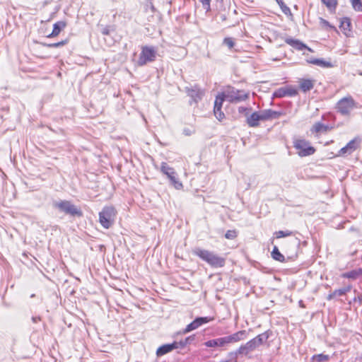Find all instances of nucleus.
I'll return each instance as SVG.
<instances>
[{
  "label": "nucleus",
  "mask_w": 362,
  "mask_h": 362,
  "mask_svg": "<svg viewBox=\"0 0 362 362\" xmlns=\"http://www.w3.org/2000/svg\"><path fill=\"white\" fill-rule=\"evenodd\" d=\"M276 2L277 3V4L280 6L282 12L286 14V15H288V14H291V10L289 8L288 6H287L283 0H276Z\"/></svg>",
  "instance_id": "obj_31"
},
{
  "label": "nucleus",
  "mask_w": 362,
  "mask_h": 362,
  "mask_svg": "<svg viewBox=\"0 0 362 362\" xmlns=\"http://www.w3.org/2000/svg\"><path fill=\"white\" fill-rule=\"evenodd\" d=\"M33 320L34 322H37V318H36V317H33Z\"/></svg>",
  "instance_id": "obj_51"
},
{
  "label": "nucleus",
  "mask_w": 362,
  "mask_h": 362,
  "mask_svg": "<svg viewBox=\"0 0 362 362\" xmlns=\"http://www.w3.org/2000/svg\"><path fill=\"white\" fill-rule=\"evenodd\" d=\"M110 32V28L109 26H106V27L103 28L101 30L102 34L104 35H109Z\"/></svg>",
  "instance_id": "obj_44"
},
{
  "label": "nucleus",
  "mask_w": 362,
  "mask_h": 362,
  "mask_svg": "<svg viewBox=\"0 0 362 362\" xmlns=\"http://www.w3.org/2000/svg\"><path fill=\"white\" fill-rule=\"evenodd\" d=\"M353 8L356 11H362V3L361 0H351Z\"/></svg>",
  "instance_id": "obj_34"
},
{
  "label": "nucleus",
  "mask_w": 362,
  "mask_h": 362,
  "mask_svg": "<svg viewBox=\"0 0 362 362\" xmlns=\"http://www.w3.org/2000/svg\"><path fill=\"white\" fill-rule=\"evenodd\" d=\"M334 295H335L336 296H341L345 295V293L342 288H339L334 291Z\"/></svg>",
  "instance_id": "obj_43"
},
{
  "label": "nucleus",
  "mask_w": 362,
  "mask_h": 362,
  "mask_svg": "<svg viewBox=\"0 0 362 362\" xmlns=\"http://www.w3.org/2000/svg\"><path fill=\"white\" fill-rule=\"evenodd\" d=\"M194 131L189 128H185L183 129V134L185 136H191L192 134H194Z\"/></svg>",
  "instance_id": "obj_42"
},
{
  "label": "nucleus",
  "mask_w": 362,
  "mask_h": 362,
  "mask_svg": "<svg viewBox=\"0 0 362 362\" xmlns=\"http://www.w3.org/2000/svg\"><path fill=\"white\" fill-rule=\"evenodd\" d=\"M185 92L192 99V101L190 102L191 104L192 102L197 103L202 99V97L204 95V91L197 84L186 86Z\"/></svg>",
  "instance_id": "obj_10"
},
{
  "label": "nucleus",
  "mask_w": 362,
  "mask_h": 362,
  "mask_svg": "<svg viewBox=\"0 0 362 362\" xmlns=\"http://www.w3.org/2000/svg\"><path fill=\"white\" fill-rule=\"evenodd\" d=\"M361 139L354 138L351 140L344 147L341 148L339 152V156L350 155L355 151L359 146Z\"/></svg>",
  "instance_id": "obj_13"
},
{
  "label": "nucleus",
  "mask_w": 362,
  "mask_h": 362,
  "mask_svg": "<svg viewBox=\"0 0 362 362\" xmlns=\"http://www.w3.org/2000/svg\"><path fill=\"white\" fill-rule=\"evenodd\" d=\"M202 4L204 9L206 10V12L211 11V0H199Z\"/></svg>",
  "instance_id": "obj_36"
},
{
  "label": "nucleus",
  "mask_w": 362,
  "mask_h": 362,
  "mask_svg": "<svg viewBox=\"0 0 362 362\" xmlns=\"http://www.w3.org/2000/svg\"><path fill=\"white\" fill-rule=\"evenodd\" d=\"M293 146L298 151V154L301 157L310 156L315 151V149L303 139H296L293 142Z\"/></svg>",
  "instance_id": "obj_9"
},
{
  "label": "nucleus",
  "mask_w": 362,
  "mask_h": 362,
  "mask_svg": "<svg viewBox=\"0 0 362 362\" xmlns=\"http://www.w3.org/2000/svg\"><path fill=\"white\" fill-rule=\"evenodd\" d=\"M308 63L313 64L315 65H317L322 67H330L331 63L329 62L324 61L321 59H308Z\"/></svg>",
  "instance_id": "obj_25"
},
{
  "label": "nucleus",
  "mask_w": 362,
  "mask_h": 362,
  "mask_svg": "<svg viewBox=\"0 0 362 362\" xmlns=\"http://www.w3.org/2000/svg\"><path fill=\"white\" fill-rule=\"evenodd\" d=\"M351 22L349 18H344L341 20L340 28L346 34L347 31H350Z\"/></svg>",
  "instance_id": "obj_28"
},
{
  "label": "nucleus",
  "mask_w": 362,
  "mask_h": 362,
  "mask_svg": "<svg viewBox=\"0 0 362 362\" xmlns=\"http://www.w3.org/2000/svg\"><path fill=\"white\" fill-rule=\"evenodd\" d=\"M116 211L112 206H105L99 213V221L102 226L106 229L110 228L115 219Z\"/></svg>",
  "instance_id": "obj_5"
},
{
  "label": "nucleus",
  "mask_w": 362,
  "mask_h": 362,
  "mask_svg": "<svg viewBox=\"0 0 362 362\" xmlns=\"http://www.w3.org/2000/svg\"><path fill=\"white\" fill-rule=\"evenodd\" d=\"M238 355L236 351H231L228 354V358L221 362H238Z\"/></svg>",
  "instance_id": "obj_33"
},
{
  "label": "nucleus",
  "mask_w": 362,
  "mask_h": 362,
  "mask_svg": "<svg viewBox=\"0 0 362 362\" xmlns=\"http://www.w3.org/2000/svg\"><path fill=\"white\" fill-rule=\"evenodd\" d=\"M272 257L275 260H277L281 262H284L285 261L284 256L279 252L277 246H274L273 250L272 252Z\"/></svg>",
  "instance_id": "obj_26"
},
{
  "label": "nucleus",
  "mask_w": 362,
  "mask_h": 362,
  "mask_svg": "<svg viewBox=\"0 0 362 362\" xmlns=\"http://www.w3.org/2000/svg\"><path fill=\"white\" fill-rule=\"evenodd\" d=\"M223 44L228 47V48L231 49L234 47L235 42L231 37H226L223 40Z\"/></svg>",
  "instance_id": "obj_39"
},
{
  "label": "nucleus",
  "mask_w": 362,
  "mask_h": 362,
  "mask_svg": "<svg viewBox=\"0 0 362 362\" xmlns=\"http://www.w3.org/2000/svg\"><path fill=\"white\" fill-rule=\"evenodd\" d=\"M299 83L300 88L304 93L310 90L314 87V81L310 79H301Z\"/></svg>",
  "instance_id": "obj_22"
},
{
  "label": "nucleus",
  "mask_w": 362,
  "mask_h": 362,
  "mask_svg": "<svg viewBox=\"0 0 362 362\" xmlns=\"http://www.w3.org/2000/svg\"><path fill=\"white\" fill-rule=\"evenodd\" d=\"M237 236V233L234 230H228L225 234V238L229 240H233Z\"/></svg>",
  "instance_id": "obj_38"
},
{
  "label": "nucleus",
  "mask_w": 362,
  "mask_h": 362,
  "mask_svg": "<svg viewBox=\"0 0 362 362\" xmlns=\"http://www.w3.org/2000/svg\"><path fill=\"white\" fill-rule=\"evenodd\" d=\"M320 22L323 25H325V26H329L330 28H332V26H331L329 23V22L323 18H320Z\"/></svg>",
  "instance_id": "obj_46"
},
{
  "label": "nucleus",
  "mask_w": 362,
  "mask_h": 362,
  "mask_svg": "<svg viewBox=\"0 0 362 362\" xmlns=\"http://www.w3.org/2000/svg\"><path fill=\"white\" fill-rule=\"evenodd\" d=\"M150 4H151V9L152 12H154L155 11V8H154L153 4L151 2H150Z\"/></svg>",
  "instance_id": "obj_50"
},
{
  "label": "nucleus",
  "mask_w": 362,
  "mask_h": 362,
  "mask_svg": "<svg viewBox=\"0 0 362 362\" xmlns=\"http://www.w3.org/2000/svg\"><path fill=\"white\" fill-rule=\"evenodd\" d=\"M228 345L226 337L211 339L205 342L207 347H224Z\"/></svg>",
  "instance_id": "obj_17"
},
{
  "label": "nucleus",
  "mask_w": 362,
  "mask_h": 362,
  "mask_svg": "<svg viewBox=\"0 0 362 362\" xmlns=\"http://www.w3.org/2000/svg\"><path fill=\"white\" fill-rule=\"evenodd\" d=\"M175 349V346L172 344H166L160 346L156 351L157 356H162Z\"/></svg>",
  "instance_id": "obj_20"
},
{
  "label": "nucleus",
  "mask_w": 362,
  "mask_h": 362,
  "mask_svg": "<svg viewBox=\"0 0 362 362\" xmlns=\"http://www.w3.org/2000/svg\"><path fill=\"white\" fill-rule=\"evenodd\" d=\"M53 207L57 209L60 212H63L65 214L70 215L71 216H83L81 210L76 206L73 204L70 201L67 200H59L55 201L52 204Z\"/></svg>",
  "instance_id": "obj_3"
},
{
  "label": "nucleus",
  "mask_w": 362,
  "mask_h": 362,
  "mask_svg": "<svg viewBox=\"0 0 362 362\" xmlns=\"http://www.w3.org/2000/svg\"><path fill=\"white\" fill-rule=\"evenodd\" d=\"M35 294H32V295L30 296V297H31V298H33V297H35Z\"/></svg>",
  "instance_id": "obj_52"
},
{
  "label": "nucleus",
  "mask_w": 362,
  "mask_h": 362,
  "mask_svg": "<svg viewBox=\"0 0 362 362\" xmlns=\"http://www.w3.org/2000/svg\"><path fill=\"white\" fill-rule=\"evenodd\" d=\"M330 358L329 355L320 354L314 355L312 358L313 362H326Z\"/></svg>",
  "instance_id": "obj_29"
},
{
  "label": "nucleus",
  "mask_w": 362,
  "mask_h": 362,
  "mask_svg": "<svg viewBox=\"0 0 362 362\" xmlns=\"http://www.w3.org/2000/svg\"><path fill=\"white\" fill-rule=\"evenodd\" d=\"M356 107V103L350 95L339 100L336 105L337 111L344 116L349 115L351 110Z\"/></svg>",
  "instance_id": "obj_7"
},
{
  "label": "nucleus",
  "mask_w": 362,
  "mask_h": 362,
  "mask_svg": "<svg viewBox=\"0 0 362 362\" xmlns=\"http://www.w3.org/2000/svg\"><path fill=\"white\" fill-rule=\"evenodd\" d=\"M293 231H290V230H279V231H276L274 235L276 236V238H285V237H287V236H290L291 235H293Z\"/></svg>",
  "instance_id": "obj_32"
},
{
  "label": "nucleus",
  "mask_w": 362,
  "mask_h": 362,
  "mask_svg": "<svg viewBox=\"0 0 362 362\" xmlns=\"http://www.w3.org/2000/svg\"><path fill=\"white\" fill-rule=\"evenodd\" d=\"M67 43V40H62L59 42L52 43V44H45L47 47H59L65 45Z\"/></svg>",
  "instance_id": "obj_37"
},
{
  "label": "nucleus",
  "mask_w": 362,
  "mask_h": 362,
  "mask_svg": "<svg viewBox=\"0 0 362 362\" xmlns=\"http://www.w3.org/2000/svg\"><path fill=\"white\" fill-rule=\"evenodd\" d=\"M250 108L245 107H239L238 112L239 113L244 114L247 117L249 115V112L250 111Z\"/></svg>",
  "instance_id": "obj_41"
},
{
  "label": "nucleus",
  "mask_w": 362,
  "mask_h": 362,
  "mask_svg": "<svg viewBox=\"0 0 362 362\" xmlns=\"http://www.w3.org/2000/svg\"><path fill=\"white\" fill-rule=\"evenodd\" d=\"M351 286L349 285L341 288L344 291V293L346 294V293L349 292L351 290Z\"/></svg>",
  "instance_id": "obj_47"
},
{
  "label": "nucleus",
  "mask_w": 362,
  "mask_h": 362,
  "mask_svg": "<svg viewBox=\"0 0 362 362\" xmlns=\"http://www.w3.org/2000/svg\"><path fill=\"white\" fill-rule=\"evenodd\" d=\"M286 43L293 47L294 49L302 51L304 49H308L310 52H312L313 50L308 47L305 44L302 42L301 41L298 40H295L291 37H287L285 39Z\"/></svg>",
  "instance_id": "obj_15"
},
{
  "label": "nucleus",
  "mask_w": 362,
  "mask_h": 362,
  "mask_svg": "<svg viewBox=\"0 0 362 362\" xmlns=\"http://www.w3.org/2000/svg\"><path fill=\"white\" fill-rule=\"evenodd\" d=\"M335 297H336V296L334 295V291H333L332 293L328 295L327 300H332V298H334Z\"/></svg>",
  "instance_id": "obj_48"
},
{
  "label": "nucleus",
  "mask_w": 362,
  "mask_h": 362,
  "mask_svg": "<svg viewBox=\"0 0 362 362\" xmlns=\"http://www.w3.org/2000/svg\"><path fill=\"white\" fill-rule=\"evenodd\" d=\"M226 100L231 103H237L246 100L249 97V93L243 90H237L233 87H228L222 92Z\"/></svg>",
  "instance_id": "obj_4"
},
{
  "label": "nucleus",
  "mask_w": 362,
  "mask_h": 362,
  "mask_svg": "<svg viewBox=\"0 0 362 362\" xmlns=\"http://www.w3.org/2000/svg\"><path fill=\"white\" fill-rule=\"evenodd\" d=\"M358 300L360 304H362V293L358 296Z\"/></svg>",
  "instance_id": "obj_49"
},
{
  "label": "nucleus",
  "mask_w": 362,
  "mask_h": 362,
  "mask_svg": "<svg viewBox=\"0 0 362 362\" xmlns=\"http://www.w3.org/2000/svg\"><path fill=\"white\" fill-rule=\"evenodd\" d=\"M262 121L270 120L279 118L282 113L271 109H266L260 111Z\"/></svg>",
  "instance_id": "obj_14"
},
{
  "label": "nucleus",
  "mask_w": 362,
  "mask_h": 362,
  "mask_svg": "<svg viewBox=\"0 0 362 362\" xmlns=\"http://www.w3.org/2000/svg\"><path fill=\"white\" fill-rule=\"evenodd\" d=\"M362 276V269H354L351 272L344 273L343 276L348 279H356L359 276Z\"/></svg>",
  "instance_id": "obj_23"
},
{
  "label": "nucleus",
  "mask_w": 362,
  "mask_h": 362,
  "mask_svg": "<svg viewBox=\"0 0 362 362\" xmlns=\"http://www.w3.org/2000/svg\"><path fill=\"white\" fill-rule=\"evenodd\" d=\"M224 100H226V98H225L223 93H218L216 97L214 108H217V110H218V108H222L223 103Z\"/></svg>",
  "instance_id": "obj_27"
},
{
  "label": "nucleus",
  "mask_w": 362,
  "mask_h": 362,
  "mask_svg": "<svg viewBox=\"0 0 362 362\" xmlns=\"http://www.w3.org/2000/svg\"><path fill=\"white\" fill-rule=\"evenodd\" d=\"M194 339V336H190V337H188L187 338H185L184 340L185 341V343L187 344H189L191 343V341H192Z\"/></svg>",
  "instance_id": "obj_45"
},
{
  "label": "nucleus",
  "mask_w": 362,
  "mask_h": 362,
  "mask_svg": "<svg viewBox=\"0 0 362 362\" xmlns=\"http://www.w3.org/2000/svg\"><path fill=\"white\" fill-rule=\"evenodd\" d=\"M173 344L175 346V349L179 348H184L187 344L185 343V340H181L180 341H174Z\"/></svg>",
  "instance_id": "obj_40"
},
{
  "label": "nucleus",
  "mask_w": 362,
  "mask_h": 362,
  "mask_svg": "<svg viewBox=\"0 0 362 362\" xmlns=\"http://www.w3.org/2000/svg\"><path fill=\"white\" fill-rule=\"evenodd\" d=\"M298 90L293 86L282 87L276 90L273 93V98H284L286 96H296Z\"/></svg>",
  "instance_id": "obj_12"
},
{
  "label": "nucleus",
  "mask_w": 362,
  "mask_h": 362,
  "mask_svg": "<svg viewBox=\"0 0 362 362\" xmlns=\"http://www.w3.org/2000/svg\"><path fill=\"white\" fill-rule=\"evenodd\" d=\"M259 121H262L260 112H255L247 117L246 122L250 127H257L259 125Z\"/></svg>",
  "instance_id": "obj_16"
},
{
  "label": "nucleus",
  "mask_w": 362,
  "mask_h": 362,
  "mask_svg": "<svg viewBox=\"0 0 362 362\" xmlns=\"http://www.w3.org/2000/svg\"><path fill=\"white\" fill-rule=\"evenodd\" d=\"M157 51L153 47L144 46L138 59V64L144 66L148 62H153L156 58Z\"/></svg>",
  "instance_id": "obj_8"
},
{
  "label": "nucleus",
  "mask_w": 362,
  "mask_h": 362,
  "mask_svg": "<svg viewBox=\"0 0 362 362\" xmlns=\"http://www.w3.org/2000/svg\"><path fill=\"white\" fill-rule=\"evenodd\" d=\"M246 331L245 330H241L239 332H237L231 335L226 336V339L228 341V344L231 343L238 342L240 340L244 339L246 337Z\"/></svg>",
  "instance_id": "obj_18"
},
{
  "label": "nucleus",
  "mask_w": 362,
  "mask_h": 362,
  "mask_svg": "<svg viewBox=\"0 0 362 362\" xmlns=\"http://www.w3.org/2000/svg\"><path fill=\"white\" fill-rule=\"evenodd\" d=\"M160 171L165 175L170 180V184L176 189H180L183 185L177 177L175 170L170 167L167 163L162 162L160 165Z\"/></svg>",
  "instance_id": "obj_6"
},
{
  "label": "nucleus",
  "mask_w": 362,
  "mask_h": 362,
  "mask_svg": "<svg viewBox=\"0 0 362 362\" xmlns=\"http://www.w3.org/2000/svg\"><path fill=\"white\" fill-rule=\"evenodd\" d=\"M329 11H335L337 6V0H321Z\"/></svg>",
  "instance_id": "obj_30"
},
{
  "label": "nucleus",
  "mask_w": 362,
  "mask_h": 362,
  "mask_svg": "<svg viewBox=\"0 0 362 362\" xmlns=\"http://www.w3.org/2000/svg\"><path fill=\"white\" fill-rule=\"evenodd\" d=\"M269 338V334L265 332L262 334L257 335L256 337L247 341L244 345H242L236 350L238 354L247 355L249 353L255 350L257 347L265 342Z\"/></svg>",
  "instance_id": "obj_2"
},
{
  "label": "nucleus",
  "mask_w": 362,
  "mask_h": 362,
  "mask_svg": "<svg viewBox=\"0 0 362 362\" xmlns=\"http://www.w3.org/2000/svg\"><path fill=\"white\" fill-rule=\"evenodd\" d=\"M329 129H330V127L329 126L323 124L320 122H316L313 125L311 130H312V132L319 133V132H327Z\"/></svg>",
  "instance_id": "obj_24"
},
{
  "label": "nucleus",
  "mask_w": 362,
  "mask_h": 362,
  "mask_svg": "<svg viewBox=\"0 0 362 362\" xmlns=\"http://www.w3.org/2000/svg\"><path fill=\"white\" fill-rule=\"evenodd\" d=\"M193 252L203 261L207 262L211 267L220 268L224 267L226 264V259L216 255L214 252L196 248L194 250Z\"/></svg>",
  "instance_id": "obj_1"
},
{
  "label": "nucleus",
  "mask_w": 362,
  "mask_h": 362,
  "mask_svg": "<svg viewBox=\"0 0 362 362\" xmlns=\"http://www.w3.org/2000/svg\"><path fill=\"white\" fill-rule=\"evenodd\" d=\"M66 26L65 21H57L53 25V30L49 37H54L59 34V33Z\"/></svg>",
  "instance_id": "obj_21"
},
{
  "label": "nucleus",
  "mask_w": 362,
  "mask_h": 362,
  "mask_svg": "<svg viewBox=\"0 0 362 362\" xmlns=\"http://www.w3.org/2000/svg\"><path fill=\"white\" fill-rule=\"evenodd\" d=\"M213 320L212 317H196L191 323H189L184 329V333H187L192 332L204 324L208 323L210 321Z\"/></svg>",
  "instance_id": "obj_11"
},
{
  "label": "nucleus",
  "mask_w": 362,
  "mask_h": 362,
  "mask_svg": "<svg viewBox=\"0 0 362 362\" xmlns=\"http://www.w3.org/2000/svg\"><path fill=\"white\" fill-rule=\"evenodd\" d=\"M214 115H215L216 117L219 121H221L225 117V115L221 111V108H218V110H217V108H214Z\"/></svg>",
  "instance_id": "obj_35"
},
{
  "label": "nucleus",
  "mask_w": 362,
  "mask_h": 362,
  "mask_svg": "<svg viewBox=\"0 0 362 362\" xmlns=\"http://www.w3.org/2000/svg\"><path fill=\"white\" fill-rule=\"evenodd\" d=\"M246 331L245 330H241L239 332H237L231 335L226 336V339L228 341V344L231 343L238 342L240 340L244 339L246 337Z\"/></svg>",
  "instance_id": "obj_19"
}]
</instances>
